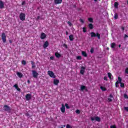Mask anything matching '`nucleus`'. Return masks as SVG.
Here are the masks:
<instances>
[{
    "label": "nucleus",
    "mask_w": 128,
    "mask_h": 128,
    "mask_svg": "<svg viewBox=\"0 0 128 128\" xmlns=\"http://www.w3.org/2000/svg\"><path fill=\"white\" fill-rule=\"evenodd\" d=\"M50 59L52 60H54V56H50Z\"/></svg>",
    "instance_id": "obj_41"
},
{
    "label": "nucleus",
    "mask_w": 128,
    "mask_h": 128,
    "mask_svg": "<svg viewBox=\"0 0 128 128\" xmlns=\"http://www.w3.org/2000/svg\"><path fill=\"white\" fill-rule=\"evenodd\" d=\"M28 84H30V80H28Z\"/></svg>",
    "instance_id": "obj_55"
},
{
    "label": "nucleus",
    "mask_w": 128,
    "mask_h": 128,
    "mask_svg": "<svg viewBox=\"0 0 128 128\" xmlns=\"http://www.w3.org/2000/svg\"><path fill=\"white\" fill-rule=\"evenodd\" d=\"M12 40H10V43L12 44Z\"/></svg>",
    "instance_id": "obj_54"
},
{
    "label": "nucleus",
    "mask_w": 128,
    "mask_h": 128,
    "mask_svg": "<svg viewBox=\"0 0 128 128\" xmlns=\"http://www.w3.org/2000/svg\"><path fill=\"white\" fill-rule=\"evenodd\" d=\"M94 0V2H97L98 0Z\"/></svg>",
    "instance_id": "obj_58"
},
{
    "label": "nucleus",
    "mask_w": 128,
    "mask_h": 128,
    "mask_svg": "<svg viewBox=\"0 0 128 128\" xmlns=\"http://www.w3.org/2000/svg\"><path fill=\"white\" fill-rule=\"evenodd\" d=\"M20 18L21 20H26V14L21 13L20 15Z\"/></svg>",
    "instance_id": "obj_4"
},
{
    "label": "nucleus",
    "mask_w": 128,
    "mask_h": 128,
    "mask_svg": "<svg viewBox=\"0 0 128 128\" xmlns=\"http://www.w3.org/2000/svg\"><path fill=\"white\" fill-rule=\"evenodd\" d=\"M108 102H112V100L110 98H108Z\"/></svg>",
    "instance_id": "obj_49"
},
{
    "label": "nucleus",
    "mask_w": 128,
    "mask_h": 128,
    "mask_svg": "<svg viewBox=\"0 0 128 128\" xmlns=\"http://www.w3.org/2000/svg\"><path fill=\"white\" fill-rule=\"evenodd\" d=\"M127 4H128V1H127Z\"/></svg>",
    "instance_id": "obj_60"
},
{
    "label": "nucleus",
    "mask_w": 128,
    "mask_h": 128,
    "mask_svg": "<svg viewBox=\"0 0 128 128\" xmlns=\"http://www.w3.org/2000/svg\"><path fill=\"white\" fill-rule=\"evenodd\" d=\"M16 74L18 78H22V74L20 73V72H17Z\"/></svg>",
    "instance_id": "obj_19"
},
{
    "label": "nucleus",
    "mask_w": 128,
    "mask_h": 128,
    "mask_svg": "<svg viewBox=\"0 0 128 128\" xmlns=\"http://www.w3.org/2000/svg\"><path fill=\"white\" fill-rule=\"evenodd\" d=\"M22 6H24V5L26 4V2H25V1H23V2H22Z\"/></svg>",
    "instance_id": "obj_43"
},
{
    "label": "nucleus",
    "mask_w": 128,
    "mask_h": 128,
    "mask_svg": "<svg viewBox=\"0 0 128 128\" xmlns=\"http://www.w3.org/2000/svg\"><path fill=\"white\" fill-rule=\"evenodd\" d=\"M114 46H116V44L112 43L111 44V48H114Z\"/></svg>",
    "instance_id": "obj_28"
},
{
    "label": "nucleus",
    "mask_w": 128,
    "mask_h": 128,
    "mask_svg": "<svg viewBox=\"0 0 128 128\" xmlns=\"http://www.w3.org/2000/svg\"><path fill=\"white\" fill-rule=\"evenodd\" d=\"M36 20H40V16H38Z\"/></svg>",
    "instance_id": "obj_51"
},
{
    "label": "nucleus",
    "mask_w": 128,
    "mask_h": 128,
    "mask_svg": "<svg viewBox=\"0 0 128 128\" xmlns=\"http://www.w3.org/2000/svg\"><path fill=\"white\" fill-rule=\"evenodd\" d=\"M125 38H128V35L126 34V35H125Z\"/></svg>",
    "instance_id": "obj_52"
},
{
    "label": "nucleus",
    "mask_w": 128,
    "mask_h": 128,
    "mask_svg": "<svg viewBox=\"0 0 128 128\" xmlns=\"http://www.w3.org/2000/svg\"><path fill=\"white\" fill-rule=\"evenodd\" d=\"M65 106L66 108H68V109L70 108V106H68V104H65Z\"/></svg>",
    "instance_id": "obj_33"
},
{
    "label": "nucleus",
    "mask_w": 128,
    "mask_h": 128,
    "mask_svg": "<svg viewBox=\"0 0 128 128\" xmlns=\"http://www.w3.org/2000/svg\"><path fill=\"white\" fill-rule=\"evenodd\" d=\"M66 35L68 34V32H66Z\"/></svg>",
    "instance_id": "obj_53"
},
{
    "label": "nucleus",
    "mask_w": 128,
    "mask_h": 128,
    "mask_svg": "<svg viewBox=\"0 0 128 128\" xmlns=\"http://www.w3.org/2000/svg\"><path fill=\"white\" fill-rule=\"evenodd\" d=\"M82 56H85V58H86V56H88V54H86V52L82 51Z\"/></svg>",
    "instance_id": "obj_21"
},
{
    "label": "nucleus",
    "mask_w": 128,
    "mask_h": 128,
    "mask_svg": "<svg viewBox=\"0 0 128 128\" xmlns=\"http://www.w3.org/2000/svg\"><path fill=\"white\" fill-rule=\"evenodd\" d=\"M119 48H120V45H119Z\"/></svg>",
    "instance_id": "obj_59"
},
{
    "label": "nucleus",
    "mask_w": 128,
    "mask_h": 128,
    "mask_svg": "<svg viewBox=\"0 0 128 128\" xmlns=\"http://www.w3.org/2000/svg\"><path fill=\"white\" fill-rule=\"evenodd\" d=\"M88 28L90 30H92V28H94V25H92V24H88Z\"/></svg>",
    "instance_id": "obj_24"
},
{
    "label": "nucleus",
    "mask_w": 128,
    "mask_h": 128,
    "mask_svg": "<svg viewBox=\"0 0 128 128\" xmlns=\"http://www.w3.org/2000/svg\"><path fill=\"white\" fill-rule=\"evenodd\" d=\"M54 2L56 4H62V0H54Z\"/></svg>",
    "instance_id": "obj_13"
},
{
    "label": "nucleus",
    "mask_w": 128,
    "mask_h": 128,
    "mask_svg": "<svg viewBox=\"0 0 128 128\" xmlns=\"http://www.w3.org/2000/svg\"><path fill=\"white\" fill-rule=\"evenodd\" d=\"M80 90L82 92H84V90H85L86 92H88V88L82 85L80 86Z\"/></svg>",
    "instance_id": "obj_8"
},
{
    "label": "nucleus",
    "mask_w": 128,
    "mask_h": 128,
    "mask_svg": "<svg viewBox=\"0 0 128 128\" xmlns=\"http://www.w3.org/2000/svg\"><path fill=\"white\" fill-rule=\"evenodd\" d=\"M108 76L109 78L112 80V74H110V72L108 73Z\"/></svg>",
    "instance_id": "obj_29"
},
{
    "label": "nucleus",
    "mask_w": 128,
    "mask_h": 128,
    "mask_svg": "<svg viewBox=\"0 0 128 128\" xmlns=\"http://www.w3.org/2000/svg\"><path fill=\"white\" fill-rule=\"evenodd\" d=\"M110 98H112V94H110Z\"/></svg>",
    "instance_id": "obj_50"
},
{
    "label": "nucleus",
    "mask_w": 128,
    "mask_h": 128,
    "mask_svg": "<svg viewBox=\"0 0 128 128\" xmlns=\"http://www.w3.org/2000/svg\"><path fill=\"white\" fill-rule=\"evenodd\" d=\"M31 64H32V68H36V65H34V62L32 61Z\"/></svg>",
    "instance_id": "obj_25"
},
{
    "label": "nucleus",
    "mask_w": 128,
    "mask_h": 128,
    "mask_svg": "<svg viewBox=\"0 0 128 128\" xmlns=\"http://www.w3.org/2000/svg\"><path fill=\"white\" fill-rule=\"evenodd\" d=\"M60 54L58 52L55 53V56H56V58H60Z\"/></svg>",
    "instance_id": "obj_22"
},
{
    "label": "nucleus",
    "mask_w": 128,
    "mask_h": 128,
    "mask_svg": "<svg viewBox=\"0 0 128 128\" xmlns=\"http://www.w3.org/2000/svg\"><path fill=\"white\" fill-rule=\"evenodd\" d=\"M118 82H116V88H118Z\"/></svg>",
    "instance_id": "obj_48"
},
{
    "label": "nucleus",
    "mask_w": 128,
    "mask_h": 128,
    "mask_svg": "<svg viewBox=\"0 0 128 128\" xmlns=\"http://www.w3.org/2000/svg\"><path fill=\"white\" fill-rule=\"evenodd\" d=\"M69 38L71 42H72L74 40V35L71 34L69 36Z\"/></svg>",
    "instance_id": "obj_20"
},
{
    "label": "nucleus",
    "mask_w": 128,
    "mask_h": 128,
    "mask_svg": "<svg viewBox=\"0 0 128 128\" xmlns=\"http://www.w3.org/2000/svg\"><path fill=\"white\" fill-rule=\"evenodd\" d=\"M80 22H82V24H84V20L80 18Z\"/></svg>",
    "instance_id": "obj_36"
},
{
    "label": "nucleus",
    "mask_w": 128,
    "mask_h": 128,
    "mask_svg": "<svg viewBox=\"0 0 128 128\" xmlns=\"http://www.w3.org/2000/svg\"><path fill=\"white\" fill-rule=\"evenodd\" d=\"M83 32H86V28H83Z\"/></svg>",
    "instance_id": "obj_37"
},
{
    "label": "nucleus",
    "mask_w": 128,
    "mask_h": 128,
    "mask_svg": "<svg viewBox=\"0 0 128 128\" xmlns=\"http://www.w3.org/2000/svg\"><path fill=\"white\" fill-rule=\"evenodd\" d=\"M14 88H16V90H18V92H20V88H18V84H15L14 86Z\"/></svg>",
    "instance_id": "obj_17"
},
{
    "label": "nucleus",
    "mask_w": 128,
    "mask_h": 128,
    "mask_svg": "<svg viewBox=\"0 0 128 128\" xmlns=\"http://www.w3.org/2000/svg\"><path fill=\"white\" fill-rule=\"evenodd\" d=\"M122 30H124V28H122Z\"/></svg>",
    "instance_id": "obj_56"
},
{
    "label": "nucleus",
    "mask_w": 128,
    "mask_h": 128,
    "mask_svg": "<svg viewBox=\"0 0 128 128\" xmlns=\"http://www.w3.org/2000/svg\"><path fill=\"white\" fill-rule=\"evenodd\" d=\"M4 2L0 0V8H4Z\"/></svg>",
    "instance_id": "obj_18"
},
{
    "label": "nucleus",
    "mask_w": 128,
    "mask_h": 128,
    "mask_svg": "<svg viewBox=\"0 0 128 128\" xmlns=\"http://www.w3.org/2000/svg\"><path fill=\"white\" fill-rule=\"evenodd\" d=\"M90 52L91 54H92V53L94 52V49H93V48H92L90 50Z\"/></svg>",
    "instance_id": "obj_45"
},
{
    "label": "nucleus",
    "mask_w": 128,
    "mask_h": 128,
    "mask_svg": "<svg viewBox=\"0 0 128 128\" xmlns=\"http://www.w3.org/2000/svg\"><path fill=\"white\" fill-rule=\"evenodd\" d=\"M124 109L125 110H126V112H128V107H124Z\"/></svg>",
    "instance_id": "obj_42"
},
{
    "label": "nucleus",
    "mask_w": 128,
    "mask_h": 128,
    "mask_svg": "<svg viewBox=\"0 0 128 128\" xmlns=\"http://www.w3.org/2000/svg\"><path fill=\"white\" fill-rule=\"evenodd\" d=\"M3 108L4 110H6V112H10V107L7 105L4 106Z\"/></svg>",
    "instance_id": "obj_6"
},
{
    "label": "nucleus",
    "mask_w": 128,
    "mask_h": 128,
    "mask_svg": "<svg viewBox=\"0 0 128 128\" xmlns=\"http://www.w3.org/2000/svg\"><path fill=\"white\" fill-rule=\"evenodd\" d=\"M2 38L3 42H6V34L2 33Z\"/></svg>",
    "instance_id": "obj_5"
},
{
    "label": "nucleus",
    "mask_w": 128,
    "mask_h": 128,
    "mask_svg": "<svg viewBox=\"0 0 128 128\" xmlns=\"http://www.w3.org/2000/svg\"><path fill=\"white\" fill-rule=\"evenodd\" d=\"M59 83H60V80H56V79L54 80V84H55V86H58V84Z\"/></svg>",
    "instance_id": "obj_14"
},
{
    "label": "nucleus",
    "mask_w": 128,
    "mask_h": 128,
    "mask_svg": "<svg viewBox=\"0 0 128 128\" xmlns=\"http://www.w3.org/2000/svg\"><path fill=\"white\" fill-rule=\"evenodd\" d=\"M77 60H82V56H78L76 57Z\"/></svg>",
    "instance_id": "obj_38"
},
{
    "label": "nucleus",
    "mask_w": 128,
    "mask_h": 128,
    "mask_svg": "<svg viewBox=\"0 0 128 128\" xmlns=\"http://www.w3.org/2000/svg\"><path fill=\"white\" fill-rule=\"evenodd\" d=\"M125 72L126 74H128V68H126V69L125 70Z\"/></svg>",
    "instance_id": "obj_40"
},
{
    "label": "nucleus",
    "mask_w": 128,
    "mask_h": 128,
    "mask_svg": "<svg viewBox=\"0 0 128 128\" xmlns=\"http://www.w3.org/2000/svg\"><path fill=\"white\" fill-rule=\"evenodd\" d=\"M67 24H68V26H72V22H69V21H68V22H67Z\"/></svg>",
    "instance_id": "obj_30"
},
{
    "label": "nucleus",
    "mask_w": 128,
    "mask_h": 128,
    "mask_svg": "<svg viewBox=\"0 0 128 128\" xmlns=\"http://www.w3.org/2000/svg\"><path fill=\"white\" fill-rule=\"evenodd\" d=\"M26 100H30L32 98V94H26Z\"/></svg>",
    "instance_id": "obj_10"
},
{
    "label": "nucleus",
    "mask_w": 128,
    "mask_h": 128,
    "mask_svg": "<svg viewBox=\"0 0 128 128\" xmlns=\"http://www.w3.org/2000/svg\"><path fill=\"white\" fill-rule=\"evenodd\" d=\"M88 22H94V20L92 19V18H88Z\"/></svg>",
    "instance_id": "obj_26"
},
{
    "label": "nucleus",
    "mask_w": 128,
    "mask_h": 128,
    "mask_svg": "<svg viewBox=\"0 0 128 128\" xmlns=\"http://www.w3.org/2000/svg\"><path fill=\"white\" fill-rule=\"evenodd\" d=\"M22 64L25 65V64H26V60H22Z\"/></svg>",
    "instance_id": "obj_32"
},
{
    "label": "nucleus",
    "mask_w": 128,
    "mask_h": 128,
    "mask_svg": "<svg viewBox=\"0 0 128 128\" xmlns=\"http://www.w3.org/2000/svg\"><path fill=\"white\" fill-rule=\"evenodd\" d=\"M76 114H80V111L78 110H76Z\"/></svg>",
    "instance_id": "obj_35"
},
{
    "label": "nucleus",
    "mask_w": 128,
    "mask_h": 128,
    "mask_svg": "<svg viewBox=\"0 0 128 128\" xmlns=\"http://www.w3.org/2000/svg\"><path fill=\"white\" fill-rule=\"evenodd\" d=\"M64 126V128H65V126H66V125H64V126Z\"/></svg>",
    "instance_id": "obj_57"
},
{
    "label": "nucleus",
    "mask_w": 128,
    "mask_h": 128,
    "mask_svg": "<svg viewBox=\"0 0 128 128\" xmlns=\"http://www.w3.org/2000/svg\"><path fill=\"white\" fill-rule=\"evenodd\" d=\"M104 80H108V77L104 76Z\"/></svg>",
    "instance_id": "obj_47"
},
{
    "label": "nucleus",
    "mask_w": 128,
    "mask_h": 128,
    "mask_svg": "<svg viewBox=\"0 0 128 128\" xmlns=\"http://www.w3.org/2000/svg\"><path fill=\"white\" fill-rule=\"evenodd\" d=\"M60 110L62 112H66V106L64 104H62V106L60 108Z\"/></svg>",
    "instance_id": "obj_11"
},
{
    "label": "nucleus",
    "mask_w": 128,
    "mask_h": 128,
    "mask_svg": "<svg viewBox=\"0 0 128 128\" xmlns=\"http://www.w3.org/2000/svg\"><path fill=\"white\" fill-rule=\"evenodd\" d=\"M84 70H86V68L84 66H82L80 70V73L81 74H84Z\"/></svg>",
    "instance_id": "obj_9"
},
{
    "label": "nucleus",
    "mask_w": 128,
    "mask_h": 128,
    "mask_svg": "<svg viewBox=\"0 0 128 128\" xmlns=\"http://www.w3.org/2000/svg\"><path fill=\"white\" fill-rule=\"evenodd\" d=\"M60 128H64V127H61Z\"/></svg>",
    "instance_id": "obj_61"
},
{
    "label": "nucleus",
    "mask_w": 128,
    "mask_h": 128,
    "mask_svg": "<svg viewBox=\"0 0 128 128\" xmlns=\"http://www.w3.org/2000/svg\"><path fill=\"white\" fill-rule=\"evenodd\" d=\"M46 38V34L42 32L41 34L40 38H42V40H44V38Z\"/></svg>",
    "instance_id": "obj_12"
},
{
    "label": "nucleus",
    "mask_w": 128,
    "mask_h": 128,
    "mask_svg": "<svg viewBox=\"0 0 128 128\" xmlns=\"http://www.w3.org/2000/svg\"><path fill=\"white\" fill-rule=\"evenodd\" d=\"M32 74L34 78H38V73L36 72V71L32 70Z\"/></svg>",
    "instance_id": "obj_7"
},
{
    "label": "nucleus",
    "mask_w": 128,
    "mask_h": 128,
    "mask_svg": "<svg viewBox=\"0 0 128 128\" xmlns=\"http://www.w3.org/2000/svg\"><path fill=\"white\" fill-rule=\"evenodd\" d=\"M119 84L122 82V78L120 77H118V81H117Z\"/></svg>",
    "instance_id": "obj_27"
},
{
    "label": "nucleus",
    "mask_w": 128,
    "mask_h": 128,
    "mask_svg": "<svg viewBox=\"0 0 128 128\" xmlns=\"http://www.w3.org/2000/svg\"><path fill=\"white\" fill-rule=\"evenodd\" d=\"M120 86H121V88H124V83H122V82H120Z\"/></svg>",
    "instance_id": "obj_31"
},
{
    "label": "nucleus",
    "mask_w": 128,
    "mask_h": 128,
    "mask_svg": "<svg viewBox=\"0 0 128 128\" xmlns=\"http://www.w3.org/2000/svg\"><path fill=\"white\" fill-rule=\"evenodd\" d=\"M43 46L44 48H48V41L45 42Z\"/></svg>",
    "instance_id": "obj_16"
},
{
    "label": "nucleus",
    "mask_w": 128,
    "mask_h": 128,
    "mask_svg": "<svg viewBox=\"0 0 128 128\" xmlns=\"http://www.w3.org/2000/svg\"><path fill=\"white\" fill-rule=\"evenodd\" d=\"M114 6L116 8H118V2H115L114 4Z\"/></svg>",
    "instance_id": "obj_23"
},
{
    "label": "nucleus",
    "mask_w": 128,
    "mask_h": 128,
    "mask_svg": "<svg viewBox=\"0 0 128 128\" xmlns=\"http://www.w3.org/2000/svg\"><path fill=\"white\" fill-rule=\"evenodd\" d=\"M48 74L50 78H56V75H54V73L52 71L48 70Z\"/></svg>",
    "instance_id": "obj_2"
},
{
    "label": "nucleus",
    "mask_w": 128,
    "mask_h": 128,
    "mask_svg": "<svg viewBox=\"0 0 128 128\" xmlns=\"http://www.w3.org/2000/svg\"><path fill=\"white\" fill-rule=\"evenodd\" d=\"M100 88L102 92H106V88L104 86H100Z\"/></svg>",
    "instance_id": "obj_15"
},
{
    "label": "nucleus",
    "mask_w": 128,
    "mask_h": 128,
    "mask_svg": "<svg viewBox=\"0 0 128 128\" xmlns=\"http://www.w3.org/2000/svg\"><path fill=\"white\" fill-rule=\"evenodd\" d=\"M114 18L115 20H118V14H115Z\"/></svg>",
    "instance_id": "obj_34"
},
{
    "label": "nucleus",
    "mask_w": 128,
    "mask_h": 128,
    "mask_svg": "<svg viewBox=\"0 0 128 128\" xmlns=\"http://www.w3.org/2000/svg\"><path fill=\"white\" fill-rule=\"evenodd\" d=\"M91 120H96V122H100V118L98 116H94V117H91Z\"/></svg>",
    "instance_id": "obj_3"
},
{
    "label": "nucleus",
    "mask_w": 128,
    "mask_h": 128,
    "mask_svg": "<svg viewBox=\"0 0 128 128\" xmlns=\"http://www.w3.org/2000/svg\"><path fill=\"white\" fill-rule=\"evenodd\" d=\"M63 46H64V48H68V46H66V44H64L63 45Z\"/></svg>",
    "instance_id": "obj_44"
},
{
    "label": "nucleus",
    "mask_w": 128,
    "mask_h": 128,
    "mask_svg": "<svg viewBox=\"0 0 128 128\" xmlns=\"http://www.w3.org/2000/svg\"><path fill=\"white\" fill-rule=\"evenodd\" d=\"M91 34V38H94L96 36H97V38L100 40V34L98 33H96H96L94 32H92L90 33Z\"/></svg>",
    "instance_id": "obj_1"
},
{
    "label": "nucleus",
    "mask_w": 128,
    "mask_h": 128,
    "mask_svg": "<svg viewBox=\"0 0 128 128\" xmlns=\"http://www.w3.org/2000/svg\"><path fill=\"white\" fill-rule=\"evenodd\" d=\"M110 128H116V126H110Z\"/></svg>",
    "instance_id": "obj_46"
},
{
    "label": "nucleus",
    "mask_w": 128,
    "mask_h": 128,
    "mask_svg": "<svg viewBox=\"0 0 128 128\" xmlns=\"http://www.w3.org/2000/svg\"><path fill=\"white\" fill-rule=\"evenodd\" d=\"M124 98H128V94H124Z\"/></svg>",
    "instance_id": "obj_39"
}]
</instances>
